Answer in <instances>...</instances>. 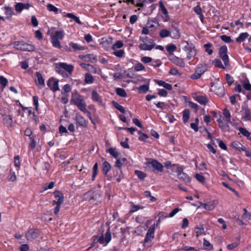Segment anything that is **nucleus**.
Instances as JSON below:
<instances>
[{"label": "nucleus", "instance_id": "e2e57ef3", "mask_svg": "<svg viewBox=\"0 0 251 251\" xmlns=\"http://www.w3.org/2000/svg\"><path fill=\"white\" fill-rule=\"evenodd\" d=\"M199 73H201V71H195L194 74L191 75L190 78L192 79H197L200 78L201 75Z\"/></svg>", "mask_w": 251, "mask_h": 251}, {"label": "nucleus", "instance_id": "58836bf2", "mask_svg": "<svg viewBox=\"0 0 251 251\" xmlns=\"http://www.w3.org/2000/svg\"><path fill=\"white\" fill-rule=\"evenodd\" d=\"M86 58L85 59L86 61H90L91 63H95L97 62L96 57L92 54H87L85 55Z\"/></svg>", "mask_w": 251, "mask_h": 251}, {"label": "nucleus", "instance_id": "4be33fe9", "mask_svg": "<svg viewBox=\"0 0 251 251\" xmlns=\"http://www.w3.org/2000/svg\"><path fill=\"white\" fill-rule=\"evenodd\" d=\"M111 168V165L107 161H105L102 163V172L103 174L106 176L108 172L109 171Z\"/></svg>", "mask_w": 251, "mask_h": 251}, {"label": "nucleus", "instance_id": "20e7f679", "mask_svg": "<svg viewBox=\"0 0 251 251\" xmlns=\"http://www.w3.org/2000/svg\"><path fill=\"white\" fill-rule=\"evenodd\" d=\"M219 54L220 58L223 60L225 66H229V61L227 55V48L226 46H221L219 50Z\"/></svg>", "mask_w": 251, "mask_h": 251}, {"label": "nucleus", "instance_id": "052dcab7", "mask_svg": "<svg viewBox=\"0 0 251 251\" xmlns=\"http://www.w3.org/2000/svg\"><path fill=\"white\" fill-rule=\"evenodd\" d=\"M138 133L140 135L138 138L139 140L145 141L149 138V136L146 134L142 133L141 131H139Z\"/></svg>", "mask_w": 251, "mask_h": 251}, {"label": "nucleus", "instance_id": "0eeeda50", "mask_svg": "<svg viewBox=\"0 0 251 251\" xmlns=\"http://www.w3.org/2000/svg\"><path fill=\"white\" fill-rule=\"evenodd\" d=\"M155 224L152 225L148 229L147 233L146 235L144 241V245L149 242H151L154 237Z\"/></svg>", "mask_w": 251, "mask_h": 251}, {"label": "nucleus", "instance_id": "69168bd1", "mask_svg": "<svg viewBox=\"0 0 251 251\" xmlns=\"http://www.w3.org/2000/svg\"><path fill=\"white\" fill-rule=\"evenodd\" d=\"M195 177L198 181L201 183H204L205 181L204 176L200 174H197L195 175Z\"/></svg>", "mask_w": 251, "mask_h": 251}, {"label": "nucleus", "instance_id": "6ab92c4d", "mask_svg": "<svg viewBox=\"0 0 251 251\" xmlns=\"http://www.w3.org/2000/svg\"><path fill=\"white\" fill-rule=\"evenodd\" d=\"M5 10V14L6 15V19L11 21L12 20V16L13 15V9L12 7H10L8 6L4 7Z\"/></svg>", "mask_w": 251, "mask_h": 251}, {"label": "nucleus", "instance_id": "e433bc0d", "mask_svg": "<svg viewBox=\"0 0 251 251\" xmlns=\"http://www.w3.org/2000/svg\"><path fill=\"white\" fill-rule=\"evenodd\" d=\"M66 17L72 18L77 24H78L79 25H82V23L81 22V21L79 20V18L77 17V16H75L74 14H73L72 13H67L66 15Z\"/></svg>", "mask_w": 251, "mask_h": 251}, {"label": "nucleus", "instance_id": "5fc2aeb1", "mask_svg": "<svg viewBox=\"0 0 251 251\" xmlns=\"http://www.w3.org/2000/svg\"><path fill=\"white\" fill-rule=\"evenodd\" d=\"M3 121L8 126H11L12 124V119L10 115H6L3 118Z\"/></svg>", "mask_w": 251, "mask_h": 251}, {"label": "nucleus", "instance_id": "4c0bfd02", "mask_svg": "<svg viewBox=\"0 0 251 251\" xmlns=\"http://www.w3.org/2000/svg\"><path fill=\"white\" fill-rule=\"evenodd\" d=\"M69 45L72 47L73 50H72L73 51H75L76 50H81L84 49L83 47L80 46L78 44L73 42L70 43Z\"/></svg>", "mask_w": 251, "mask_h": 251}, {"label": "nucleus", "instance_id": "4468645a", "mask_svg": "<svg viewBox=\"0 0 251 251\" xmlns=\"http://www.w3.org/2000/svg\"><path fill=\"white\" fill-rule=\"evenodd\" d=\"M244 213L241 217V219L238 218L237 220V222L239 225H243L246 224L243 221L244 218L248 219V220L251 219V213L248 212L246 208L244 209Z\"/></svg>", "mask_w": 251, "mask_h": 251}, {"label": "nucleus", "instance_id": "1a4fd4ad", "mask_svg": "<svg viewBox=\"0 0 251 251\" xmlns=\"http://www.w3.org/2000/svg\"><path fill=\"white\" fill-rule=\"evenodd\" d=\"M169 60L176 65L184 67L185 66V63L182 58L174 55L173 54H170L169 56Z\"/></svg>", "mask_w": 251, "mask_h": 251}, {"label": "nucleus", "instance_id": "5701e85b", "mask_svg": "<svg viewBox=\"0 0 251 251\" xmlns=\"http://www.w3.org/2000/svg\"><path fill=\"white\" fill-rule=\"evenodd\" d=\"M155 47V45L152 44H147L146 43H142L140 44L139 45V48L141 50H151L154 47Z\"/></svg>", "mask_w": 251, "mask_h": 251}, {"label": "nucleus", "instance_id": "a19ab883", "mask_svg": "<svg viewBox=\"0 0 251 251\" xmlns=\"http://www.w3.org/2000/svg\"><path fill=\"white\" fill-rule=\"evenodd\" d=\"M56 71L64 78H67L68 77V75L66 71L61 68L59 66L56 67Z\"/></svg>", "mask_w": 251, "mask_h": 251}, {"label": "nucleus", "instance_id": "2f4dec72", "mask_svg": "<svg viewBox=\"0 0 251 251\" xmlns=\"http://www.w3.org/2000/svg\"><path fill=\"white\" fill-rule=\"evenodd\" d=\"M207 69V66L205 64H200L197 66L196 71H201V73H199L201 75H202Z\"/></svg>", "mask_w": 251, "mask_h": 251}, {"label": "nucleus", "instance_id": "f704fd0d", "mask_svg": "<svg viewBox=\"0 0 251 251\" xmlns=\"http://www.w3.org/2000/svg\"><path fill=\"white\" fill-rule=\"evenodd\" d=\"M116 93L117 95L122 97L125 98L127 96V94L125 89L121 88H117L116 89Z\"/></svg>", "mask_w": 251, "mask_h": 251}, {"label": "nucleus", "instance_id": "2eb2a0df", "mask_svg": "<svg viewBox=\"0 0 251 251\" xmlns=\"http://www.w3.org/2000/svg\"><path fill=\"white\" fill-rule=\"evenodd\" d=\"M75 120L76 124L80 126L85 127L86 126V123L85 119L79 114L76 113L75 117Z\"/></svg>", "mask_w": 251, "mask_h": 251}, {"label": "nucleus", "instance_id": "a18cd8bd", "mask_svg": "<svg viewBox=\"0 0 251 251\" xmlns=\"http://www.w3.org/2000/svg\"><path fill=\"white\" fill-rule=\"evenodd\" d=\"M159 35L161 38H165L170 36V32L166 29H163L160 30Z\"/></svg>", "mask_w": 251, "mask_h": 251}, {"label": "nucleus", "instance_id": "f257e3e1", "mask_svg": "<svg viewBox=\"0 0 251 251\" xmlns=\"http://www.w3.org/2000/svg\"><path fill=\"white\" fill-rule=\"evenodd\" d=\"M77 107L81 111L85 112L86 110V104L83 98L77 92L72 94V98L71 100Z\"/></svg>", "mask_w": 251, "mask_h": 251}, {"label": "nucleus", "instance_id": "603ef678", "mask_svg": "<svg viewBox=\"0 0 251 251\" xmlns=\"http://www.w3.org/2000/svg\"><path fill=\"white\" fill-rule=\"evenodd\" d=\"M124 44L121 41H118L115 44H114L112 47V49L114 50L120 49L123 46Z\"/></svg>", "mask_w": 251, "mask_h": 251}, {"label": "nucleus", "instance_id": "72a5a7b5", "mask_svg": "<svg viewBox=\"0 0 251 251\" xmlns=\"http://www.w3.org/2000/svg\"><path fill=\"white\" fill-rule=\"evenodd\" d=\"M223 114L226 121L228 123H231V115L229 111L227 109H225L223 111Z\"/></svg>", "mask_w": 251, "mask_h": 251}, {"label": "nucleus", "instance_id": "338daca9", "mask_svg": "<svg viewBox=\"0 0 251 251\" xmlns=\"http://www.w3.org/2000/svg\"><path fill=\"white\" fill-rule=\"evenodd\" d=\"M24 3L22 2L17 3L15 5V10L17 12H21L23 9Z\"/></svg>", "mask_w": 251, "mask_h": 251}, {"label": "nucleus", "instance_id": "c85d7f7f", "mask_svg": "<svg viewBox=\"0 0 251 251\" xmlns=\"http://www.w3.org/2000/svg\"><path fill=\"white\" fill-rule=\"evenodd\" d=\"M194 10L196 13H197L198 15H199V17L201 19V22L202 23H203L204 16L203 15V14L202 13L201 9V8L200 6L199 5H198L197 6H196L194 8Z\"/></svg>", "mask_w": 251, "mask_h": 251}, {"label": "nucleus", "instance_id": "bf43d9fd", "mask_svg": "<svg viewBox=\"0 0 251 251\" xmlns=\"http://www.w3.org/2000/svg\"><path fill=\"white\" fill-rule=\"evenodd\" d=\"M142 42L144 43H146L147 44H151V45H154L155 46V43H154V41L153 40H152V39H151L148 37H146L145 38H144L143 39H142Z\"/></svg>", "mask_w": 251, "mask_h": 251}, {"label": "nucleus", "instance_id": "dca6fc26", "mask_svg": "<svg viewBox=\"0 0 251 251\" xmlns=\"http://www.w3.org/2000/svg\"><path fill=\"white\" fill-rule=\"evenodd\" d=\"M159 4L163 14L164 15V16H162L163 20L164 22H167L169 20V16L168 15V10L166 8L162 1H159Z\"/></svg>", "mask_w": 251, "mask_h": 251}, {"label": "nucleus", "instance_id": "7c9ffc66", "mask_svg": "<svg viewBox=\"0 0 251 251\" xmlns=\"http://www.w3.org/2000/svg\"><path fill=\"white\" fill-rule=\"evenodd\" d=\"M64 36L63 32L62 31H55L54 34L51 36V38L56 40H61Z\"/></svg>", "mask_w": 251, "mask_h": 251}, {"label": "nucleus", "instance_id": "6e6552de", "mask_svg": "<svg viewBox=\"0 0 251 251\" xmlns=\"http://www.w3.org/2000/svg\"><path fill=\"white\" fill-rule=\"evenodd\" d=\"M58 82V80L51 77L48 80L47 85L53 92H56L59 90Z\"/></svg>", "mask_w": 251, "mask_h": 251}, {"label": "nucleus", "instance_id": "aec40b11", "mask_svg": "<svg viewBox=\"0 0 251 251\" xmlns=\"http://www.w3.org/2000/svg\"><path fill=\"white\" fill-rule=\"evenodd\" d=\"M170 32V36L174 39H177L180 37V33L178 29L174 26H172V28Z\"/></svg>", "mask_w": 251, "mask_h": 251}, {"label": "nucleus", "instance_id": "473e14b6", "mask_svg": "<svg viewBox=\"0 0 251 251\" xmlns=\"http://www.w3.org/2000/svg\"><path fill=\"white\" fill-rule=\"evenodd\" d=\"M157 84L160 86H163L167 90H171L172 89V85L166 83L164 81L158 80L157 81Z\"/></svg>", "mask_w": 251, "mask_h": 251}, {"label": "nucleus", "instance_id": "37998d69", "mask_svg": "<svg viewBox=\"0 0 251 251\" xmlns=\"http://www.w3.org/2000/svg\"><path fill=\"white\" fill-rule=\"evenodd\" d=\"M135 174L141 180H143L145 179V178L147 176L146 174L140 171L136 170L135 171Z\"/></svg>", "mask_w": 251, "mask_h": 251}, {"label": "nucleus", "instance_id": "de8ad7c7", "mask_svg": "<svg viewBox=\"0 0 251 251\" xmlns=\"http://www.w3.org/2000/svg\"><path fill=\"white\" fill-rule=\"evenodd\" d=\"M203 246L204 249L207 250H211L213 249V245L205 239L203 240Z\"/></svg>", "mask_w": 251, "mask_h": 251}, {"label": "nucleus", "instance_id": "ea45409f", "mask_svg": "<svg viewBox=\"0 0 251 251\" xmlns=\"http://www.w3.org/2000/svg\"><path fill=\"white\" fill-rule=\"evenodd\" d=\"M8 83V80L3 76H0V84L1 86V90L3 91V89L6 87Z\"/></svg>", "mask_w": 251, "mask_h": 251}, {"label": "nucleus", "instance_id": "13d9d810", "mask_svg": "<svg viewBox=\"0 0 251 251\" xmlns=\"http://www.w3.org/2000/svg\"><path fill=\"white\" fill-rule=\"evenodd\" d=\"M212 45L210 43H207L204 45L205 51L208 53L209 55H211L213 53V50L210 48L211 47Z\"/></svg>", "mask_w": 251, "mask_h": 251}, {"label": "nucleus", "instance_id": "f03ea898", "mask_svg": "<svg viewBox=\"0 0 251 251\" xmlns=\"http://www.w3.org/2000/svg\"><path fill=\"white\" fill-rule=\"evenodd\" d=\"M12 45L17 50L23 51H32L35 50V47L33 45L23 41L14 42L12 43Z\"/></svg>", "mask_w": 251, "mask_h": 251}, {"label": "nucleus", "instance_id": "6e6d98bb", "mask_svg": "<svg viewBox=\"0 0 251 251\" xmlns=\"http://www.w3.org/2000/svg\"><path fill=\"white\" fill-rule=\"evenodd\" d=\"M149 86L147 85H142L138 88V92L140 93H146L149 90Z\"/></svg>", "mask_w": 251, "mask_h": 251}, {"label": "nucleus", "instance_id": "9d476101", "mask_svg": "<svg viewBox=\"0 0 251 251\" xmlns=\"http://www.w3.org/2000/svg\"><path fill=\"white\" fill-rule=\"evenodd\" d=\"M111 239V235L110 232V229L108 228L105 234V236L104 237L103 235L100 236L98 240V241L100 244H107L108 243L110 242Z\"/></svg>", "mask_w": 251, "mask_h": 251}, {"label": "nucleus", "instance_id": "c03bdc74", "mask_svg": "<svg viewBox=\"0 0 251 251\" xmlns=\"http://www.w3.org/2000/svg\"><path fill=\"white\" fill-rule=\"evenodd\" d=\"M144 196L145 197L148 198H150V201L152 202L155 201H156V198L154 197H153L151 195V192L149 191H146L144 192Z\"/></svg>", "mask_w": 251, "mask_h": 251}, {"label": "nucleus", "instance_id": "09e8293b", "mask_svg": "<svg viewBox=\"0 0 251 251\" xmlns=\"http://www.w3.org/2000/svg\"><path fill=\"white\" fill-rule=\"evenodd\" d=\"M109 153L115 158H117L119 155V153L116 151L115 148H110L108 150Z\"/></svg>", "mask_w": 251, "mask_h": 251}, {"label": "nucleus", "instance_id": "9b49d317", "mask_svg": "<svg viewBox=\"0 0 251 251\" xmlns=\"http://www.w3.org/2000/svg\"><path fill=\"white\" fill-rule=\"evenodd\" d=\"M54 197L55 200L53 201L52 203L54 204H60L61 205L64 201L63 194L59 190H55L54 192Z\"/></svg>", "mask_w": 251, "mask_h": 251}, {"label": "nucleus", "instance_id": "680f3d73", "mask_svg": "<svg viewBox=\"0 0 251 251\" xmlns=\"http://www.w3.org/2000/svg\"><path fill=\"white\" fill-rule=\"evenodd\" d=\"M134 69L136 71H140L145 70V68L142 64L138 63L134 66Z\"/></svg>", "mask_w": 251, "mask_h": 251}, {"label": "nucleus", "instance_id": "f8f14e48", "mask_svg": "<svg viewBox=\"0 0 251 251\" xmlns=\"http://www.w3.org/2000/svg\"><path fill=\"white\" fill-rule=\"evenodd\" d=\"M242 118L246 121L251 120V113L250 110L246 105L242 106L241 110Z\"/></svg>", "mask_w": 251, "mask_h": 251}, {"label": "nucleus", "instance_id": "c756f323", "mask_svg": "<svg viewBox=\"0 0 251 251\" xmlns=\"http://www.w3.org/2000/svg\"><path fill=\"white\" fill-rule=\"evenodd\" d=\"M249 36V34L247 32L242 33L236 39V42L241 43L244 41Z\"/></svg>", "mask_w": 251, "mask_h": 251}, {"label": "nucleus", "instance_id": "39448f33", "mask_svg": "<svg viewBox=\"0 0 251 251\" xmlns=\"http://www.w3.org/2000/svg\"><path fill=\"white\" fill-rule=\"evenodd\" d=\"M177 178L181 181L186 183L191 181V177L186 174L183 172V168L182 166H178L176 169Z\"/></svg>", "mask_w": 251, "mask_h": 251}, {"label": "nucleus", "instance_id": "864d4df0", "mask_svg": "<svg viewBox=\"0 0 251 251\" xmlns=\"http://www.w3.org/2000/svg\"><path fill=\"white\" fill-rule=\"evenodd\" d=\"M215 207V205L213 202H209L206 203V204H204V208L208 211L212 210Z\"/></svg>", "mask_w": 251, "mask_h": 251}, {"label": "nucleus", "instance_id": "393cba45", "mask_svg": "<svg viewBox=\"0 0 251 251\" xmlns=\"http://www.w3.org/2000/svg\"><path fill=\"white\" fill-rule=\"evenodd\" d=\"M36 76L37 78V80H36V84L44 86L45 81L41 74L38 72H36Z\"/></svg>", "mask_w": 251, "mask_h": 251}, {"label": "nucleus", "instance_id": "cd10ccee", "mask_svg": "<svg viewBox=\"0 0 251 251\" xmlns=\"http://www.w3.org/2000/svg\"><path fill=\"white\" fill-rule=\"evenodd\" d=\"M92 99L93 100L97 101L100 103H102L99 94L95 90L93 91L92 92Z\"/></svg>", "mask_w": 251, "mask_h": 251}, {"label": "nucleus", "instance_id": "f3484780", "mask_svg": "<svg viewBox=\"0 0 251 251\" xmlns=\"http://www.w3.org/2000/svg\"><path fill=\"white\" fill-rule=\"evenodd\" d=\"M80 66L85 69L87 71L92 73L93 74L97 73V69L93 65L86 64L85 63H81Z\"/></svg>", "mask_w": 251, "mask_h": 251}, {"label": "nucleus", "instance_id": "423d86ee", "mask_svg": "<svg viewBox=\"0 0 251 251\" xmlns=\"http://www.w3.org/2000/svg\"><path fill=\"white\" fill-rule=\"evenodd\" d=\"M40 234V231L37 229H30L25 234V237L28 241H32L36 239Z\"/></svg>", "mask_w": 251, "mask_h": 251}, {"label": "nucleus", "instance_id": "b1692460", "mask_svg": "<svg viewBox=\"0 0 251 251\" xmlns=\"http://www.w3.org/2000/svg\"><path fill=\"white\" fill-rule=\"evenodd\" d=\"M232 147L237 149L239 151H245V147L238 141H234L231 143Z\"/></svg>", "mask_w": 251, "mask_h": 251}, {"label": "nucleus", "instance_id": "79ce46f5", "mask_svg": "<svg viewBox=\"0 0 251 251\" xmlns=\"http://www.w3.org/2000/svg\"><path fill=\"white\" fill-rule=\"evenodd\" d=\"M213 64L219 68H221L223 69H225V66L222 64L221 61L219 59H215L213 61Z\"/></svg>", "mask_w": 251, "mask_h": 251}, {"label": "nucleus", "instance_id": "49530a36", "mask_svg": "<svg viewBox=\"0 0 251 251\" xmlns=\"http://www.w3.org/2000/svg\"><path fill=\"white\" fill-rule=\"evenodd\" d=\"M166 48L167 51L171 53L170 54H173L172 53L176 49V45L174 44L168 45L166 46Z\"/></svg>", "mask_w": 251, "mask_h": 251}, {"label": "nucleus", "instance_id": "bb28decb", "mask_svg": "<svg viewBox=\"0 0 251 251\" xmlns=\"http://www.w3.org/2000/svg\"><path fill=\"white\" fill-rule=\"evenodd\" d=\"M84 81L86 84H92L94 82V78L90 74L86 73L84 76Z\"/></svg>", "mask_w": 251, "mask_h": 251}, {"label": "nucleus", "instance_id": "412c9836", "mask_svg": "<svg viewBox=\"0 0 251 251\" xmlns=\"http://www.w3.org/2000/svg\"><path fill=\"white\" fill-rule=\"evenodd\" d=\"M58 65L63 70L69 73H72L73 71L74 67L71 65H68L65 63H60Z\"/></svg>", "mask_w": 251, "mask_h": 251}, {"label": "nucleus", "instance_id": "4d7b16f0", "mask_svg": "<svg viewBox=\"0 0 251 251\" xmlns=\"http://www.w3.org/2000/svg\"><path fill=\"white\" fill-rule=\"evenodd\" d=\"M113 53L118 57H122L125 54V51L123 50H115Z\"/></svg>", "mask_w": 251, "mask_h": 251}, {"label": "nucleus", "instance_id": "a211bd4d", "mask_svg": "<svg viewBox=\"0 0 251 251\" xmlns=\"http://www.w3.org/2000/svg\"><path fill=\"white\" fill-rule=\"evenodd\" d=\"M195 100L198 102L200 104L205 105L208 102V98L203 96L199 95L194 97Z\"/></svg>", "mask_w": 251, "mask_h": 251}, {"label": "nucleus", "instance_id": "c9c22d12", "mask_svg": "<svg viewBox=\"0 0 251 251\" xmlns=\"http://www.w3.org/2000/svg\"><path fill=\"white\" fill-rule=\"evenodd\" d=\"M190 118V111L188 109H185L183 111V121L184 123H186L189 120Z\"/></svg>", "mask_w": 251, "mask_h": 251}, {"label": "nucleus", "instance_id": "7ed1b4c3", "mask_svg": "<svg viewBox=\"0 0 251 251\" xmlns=\"http://www.w3.org/2000/svg\"><path fill=\"white\" fill-rule=\"evenodd\" d=\"M146 166L150 169L152 168V170L153 172H162L163 169V165L155 159H152L151 161L147 162Z\"/></svg>", "mask_w": 251, "mask_h": 251}, {"label": "nucleus", "instance_id": "0e129e2a", "mask_svg": "<svg viewBox=\"0 0 251 251\" xmlns=\"http://www.w3.org/2000/svg\"><path fill=\"white\" fill-rule=\"evenodd\" d=\"M51 42L54 47L57 48L59 49H60L61 48L60 43L59 41V40L51 38Z\"/></svg>", "mask_w": 251, "mask_h": 251}, {"label": "nucleus", "instance_id": "ddd939ff", "mask_svg": "<svg viewBox=\"0 0 251 251\" xmlns=\"http://www.w3.org/2000/svg\"><path fill=\"white\" fill-rule=\"evenodd\" d=\"M100 197V195L98 193L93 191H89L84 194L83 198L86 201H90L91 200H96Z\"/></svg>", "mask_w": 251, "mask_h": 251}, {"label": "nucleus", "instance_id": "774afa93", "mask_svg": "<svg viewBox=\"0 0 251 251\" xmlns=\"http://www.w3.org/2000/svg\"><path fill=\"white\" fill-rule=\"evenodd\" d=\"M221 40L226 43H229L231 42V39L230 36H228L226 35H221L220 37Z\"/></svg>", "mask_w": 251, "mask_h": 251}, {"label": "nucleus", "instance_id": "a878e982", "mask_svg": "<svg viewBox=\"0 0 251 251\" xmlns=\"http://www.w3.org/2000/svg\"><path fill=\"white\" fill-rule=\"evenodd\" d=\"M196 55V50L194 46H190L188 50V53L187 55V58L188 60H190L192 57L195 56Z\"/></svg>", "mask_w": 251, "mask_h": 251}, {"label": "nucleus", "instance_id": "3c124183", "mask_svg": "<svg viewBox=\"0 0 251 251\" xmlns=\"http://www.w3.org/2000/svg\"><path fill=\"white\" fill-rule=\"evenodd\" d=\"M239 130L240 132V133L245 136L246 137L249 138L250 135H251V133L250 132H249L246 128L243 127H239Z\"/></svg>", "mask_w": 251, "mask_h": 251}, {"label": "nucleus", "instance_id": "8fccbe9b", "mask_svg": "<svg viewBox=\"0 0 251 251\" xmlns=\"http://www.w3.org/2000/svg\"><path fill=\"white\" fill-rule=\"evenodd\" d=\"M98 164L97 163H96L93 168V175H92V180L94 181L95 179L96 176L98 173Z\"/></svg>", "mask_w": 251, "mask_h": 251}]
</instances>
